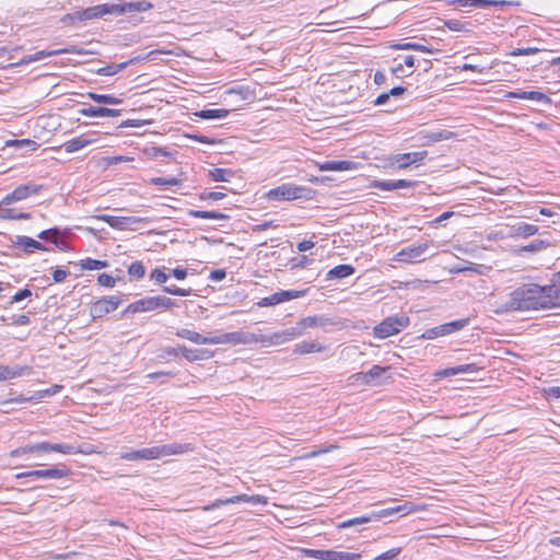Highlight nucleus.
<instances>
[{"label":"nucleus","instance_id":"nucleus-36","mask_svg":"<svg viewBox=\"0 0 560 560\" xmlns=\"http://www.w3.org/2000/svg\"><path fill=\"white\" fill-rule=\"evenodd\" d=\"M176 336L179 338H183V339H187L197 345H206V339H205L206 337H203L200 334H198L194 330H190V329H186V328L178 329L176 331Z\"/></svg>","mask_w":560,"mask_h":560},{"label":"nucleus","instance_id":"nucleus-33","mask_svg":"<svg viewBox=\"0 0 560 560\" xmlns=\"http://www.w3.org/2000/svg\"><path fill=\"white\" fill-rule=\"evenodd\" d=\"M179 351L183 354V357L190 362L203 360V359L210 357V355H208L207 350H201V349H188L186 347H179Z\"/></svg>","mask_w":560,"mask_h":560},{"label":"nucleus","instance_id":"nucleus-23","mask_svg":"<svg viewBox=\"0 0 560 560\" xmlns=\"http://www.w3.org/2000/svg\"><path fill=\"white\" fill-rule=\"evenodd\" d=\"M96 140L94 138H90L86 136H81L78 138H73L71 140H68L63 143V149L67 153H73L77 152L92 143H94Z\"/></svg>","mask_w":560,"mask_h":560},{"label":"nucleus","instance_id":"nucleus-9","mask_svg":"<svg viewBox=\"0 0 560 560\" xmlns=\"http://www.w3.org/2000/svg\"><path fill=\"white\" fill-rule=\"evenodd\" d=\"M303 332H304V327H302L299 322L296 324V326H294V327H291V328H288L284 330H280V331H276L271 335H264L265 347L278 346L285 341L293 340V339L302 336Z\"/></svg>","mask_w":560,"mask_h":560},{"label":"nucleus","instance_id":"nucleus-47","mask_svg":"<svg viewBox=\"0 0 560 560\" xmlns=\"http://www.w3.org/2000/svg\"><path fill=\"white\" fill-rule=\"evenodd\" d=\"M38 237L42 240L50 241L55 245L59 244V230L58 229H49L40 232Z\"/></svg>","mask_w":560,"mask_h":560},{"label":"nucleus","instance_id":"nucleus-61","mask_svg":"<svg viewBox=\"0 0 560 560\" xmlns=\"http://www.w3.org/2000/svg\"><path fill=\"white\" fill-rule=\"evenodd\" d=\"M445 26L454 32H460L464 30V24L458 20H448L444 22Z\"/></svg>","mask_w":560,"mask_h":560},{"label":"nucleus","instance_id":"nucleus-57","mask_svg":"<svg viewBox=\"0 0 560 560\" xmlns=\"http://www.w3.org/2000/svg\"><path fill=\"white\" fill-rule=\"evenodd\" d=\"M97 281L101 285L106 288H113L116 284L115 278L107 273H101L97 278Z\"/></svg>","mask_w":560,"mask_h":560},{"label":"nucleus","instance_id":"nucleus-15","mask_svg":"<svg viewBox=\"0 0 560 560\" xmlns=\"http://www.w3.org/2000/svg\"><path fill=\"white\" fill-rule=\"evenodd\" d=\"M304 292L302 291H295V290H281L278 291L269 296H266L261 299L260 302H258L259 306H273L293 299H298L302 296Z\"/></svg>","mask_w":560,"mask_h":560},{"label":"nucleus","instance_id":"nucleus-58","mask_svg":"<svg viewBox=\"0 0 560 560\" xmlns=\"http://www.w3.org/2000/svg\"><path fill=\"white\" fill-rule=\"evenodd\" d=\"M539 51L536 47L516 48L510 52L511 56H529Z\"/></svg>","mask_w":560,"mask_h":560},{"label":"nucleus","instance_id":"nucleus-34","mask_svg":"<svg viewBox=\"0 0 560 560\" xmlns=\"http://www.w3.org/2000/svg\"><path fill=\"white\" fill-rule=\"evenodd\" d=\"M372 521H378V518L376 516H374V511L371 512L369 515L350 518L342 523H339L338 528H348L351 526H358V525L370 523Z\"/></svg>","mask_w":560,"mask_h":560},{"label":"nucleus","instance_id":"nucleus-14","mask_svg":"<svg viewBox=\"0 0 560 560\" xmlns=\"http://www.w3.org/2000/svg\"><path fill=\"white\" fill-rule=\"evenodd\" d=\"M238 502H247L253 505H258V504L265 505V504H267V499L259 494H253V495L240 494V495H234V497L228 498L225 500H217L210 506H207L206 510H212V509L219 508L221 505L233 504V503H238Z\"/></svg>","mask_w":560,"mask_h":560},{"label":"nucleus","instance_id":"nucleus-59","mask_svg":"<svg viewBox=\"0 0 560 560\" xmlns=\"http://www.w3.org/2000/svg\"><path fill=\"white\" fill-rule=\"evenodd\" d=\"M226 335L225 332L223 334H219V335H214V336H211V337H206V345H222V343H226Z\"/></svg>","mask_w":560,"mask_h":560},{"label":"nucleus","instance_id":"nucleus-54","mask_svg":"<svg viewBox=\"0 0 560 560\" xmlns=\"http://www.w3.org/2000/svg\"><path fill=\"white\" fill-rule=\"evenodd\" d=\"M131 158L122 156V155H116V156H105L102 159V162L105 166L115 165L121 162H128L131 161Z\"/></svg>","mask_w":560,"mask_h":560},{"label":"nucleus","instance_id":"nucleus-50","mask_svg":"<svg viewBox=\"0 0 560 560\" xmlns=\"http://www.w3.org/2000/svg\"><path fill=\"white\" fill-rule=\"evenodd\" d=\"M151 184L156 186H177L179 185V179L176 177H153L151 178Z\"/></svg>","mask_w":560,"mask_h":560},{"label":"nucleus","instance_id":"nucleus-10","mask_svg":"<svg viewBox=\"0 0 560 560\" xmlns=\"http://www.w3.org/2000/svg\"><path fill=\"white\" fill-rule=\"evenodd\" d=\"M116 11H118V9L114 7V4H98L82 11H78L73 14H68L66 19L85 21L102 18L105 14H115Z\"/></svg>","mask_w":560,"mask_h":560},{"label":"nucleus","instance_id":"nucleus-40","mask_svg":"<svg viewBox=\"0 0 560 560\" xmlns=\"http://www.w3.org/2000/svg\"><path fill=\"white\" fill-rule=\"evenodd\" d=\"M80 266L84 270H100L107 267V261L86 258L81 260Z\"/></svg>","mask_w":560,"mask_h":560},{"label":"nucleus","instance_id":"nucleus-60","mask_svg":"<svg viewBox=\"0 0 560 560\" xmlns=\"http://www.w3.org/2000/svg\"><path fill=\"white\" fill-rule=\"evenodd\" d=\"M32 295V292L30 289H23V290H20L18 293H15L12 299H11V304L13 303H18V302H21L22 300L28 298Z\"/></svg>","mask_w":560,"mask_h":560},{"label":"nucleus","instance_id":"nucleus-64","mask_svg":"<svg viewBox=\"0 0 560 560\" xmlns=\"http://www.w3.org/2000/svg\"><path fill=\"white\" fill-rule=\"evenodd\" d=\"M395 189L411 188L417 185L416 180L397 179L394 180Z\"/></svg>","mask_w":560,"mask_h":560},{"label":"nucleus","instance_id":"nucleus-41","mask_svg":"<svg viewBox=\"0 0 560 560\" xmlns=\"http://www.w3.org/2000/svg\"><path fill=\"white\" fill-rule=\"evenodd\" d=\"M129 62L130 61L108 65L106 67L98 69L97 73L102 75H114L119 71L124 70L129 65Z\"/></svg>","mask_w":560,"mask_h":560},{"label":"nucleus","instance_id":"nucleus-39","mask_svg":"<svg viewBox=\"0 0 560 560\" xmlns=\"http://www.w3.org/2000/svg\"><path fill=\"white\" fill-rule=\"evenodd\" d=\"M209 175L214 182H229L233 177V172L228 168H213Z\"/></svg>","mask_w":560,"mask_h":560},{"label":"nucleus","instance_id":"nucleus-53","mask_svg":"<svg viewBox=\"0 0 560 560\" xmlns=\"http://www.w3.org/2000/svg\"><path fill=\"white\" fill-rule=\"evenodd\" d=\"M371 187L386 191L396 190L394 180H374L372 182Z\"/></svg>","mask_w":560,"mask_h":560},{"label":"nucleus","instance_id":"nucleus-22","mask_svg":"<svg viewBox=\"0 0 560 560\" xmlns=\"http://www.w3.org/2000/svg\"><path fill=\"white\" fill-rule=\"evenodd\" d=\"M118 9L115 14H122L126 12H143L150 10L153 5L149 1H135L125 4H114Z\"/></svg>","mask_w":560,"mask_h":560},{"label":"nucleus","instance_id":"nucleus-42","mask_svg":"<svg viewBox=\"0 0 560 560\" xmlns=\"http://www.w3.org/2000/svg\"><path fill=\"white\" fill-rule=\"evenodd\" d=\"M128 275L136 279H142L145 275V267L141 261H133L128 267Z\"/></svg>","mask_w":560,"mask_h":560},{"label":"nucleus","instance_id":"nucleus-20","mask_svg":"<svg viewBox=\"0 0 560 560\" xmlns=\"http://www.w3.org/2000/svg\"><path fill=\"white\" fill-rule=\"evenodd\" d=\"M67 475V470L62 468L52 467L49 469L28 470L30 478L32 479H59Z\"/></svg>","mask_w":560,"mask_h":560},{"label":"nucleus","instance_id":"nucleus-52","mask_svg":"<svg viewBox=\"0 0 560 560\" xmlns=\"http://www.w3.org/2000/svg\"><path fill=\"white\" fill-rule=\"evenodd\" d=\"M393 162L400 170L407 168L409 165H411L408 153H401V154L394 155Z\"/></svg>","mask_w":560,"mask_h":560},{"label":"nucleus","instance_id":"nucleus-1","mask_svg":"<svg viewBox=\"0 0 560 560\" xmlns=\"http://www.w3.org/2000/svg\"><path fill=\"white\" fill-rule=\"evenodd\" d=\"M490 306L495 314L553 308L560 306V288L524 284L512 291L505 300L490 302Z\"/></svg>","mask_w":560,"mask_h":560},{"label":"nucleus","instance_id":"nucleus-37","mask_svg":"<svg viewBox=\"0 0 560 560\" xmlns=\"http://www.w3.org/2000/svg\"><path fill=\"white\" fill-rule=\"evenodd\" d=\"M393 47L395 49H399V50H416V51L430 52V54L433 52L432 48H430L423 44H420V43H411V42L399 43V44L394 45Z\"/></svg>","mask_w":560,"mask_h":560},{"label":"nucleus","instance_id":"nucleus-13","mask_svg":"<svg viewBox=\"0 0 560 560\" xmlns=\"http://www.w3.org/2000/svg\"><path fill=\"white\" fill-rule=\"evenodd\" d=\"M226 335V343L230 345H252V343H261L265 347L264 335L262 334H254L248 331H232L225 332Z\"/></svg>","mask_w":560,"mask_h":560},{"label":"nucleus","instance_id":"nucleus-62","mask_svg":"<svg viewBox=\"0 0 560 560\" xmlns=\"http://www.w3.org/2000/svg\"><path fill=\"white\" fill-rule=\"evenodd\" d=\"M12 325L15 326H25L30 324V317L25 314L14 315L12 317Z\"/></svg>","mask_w":560,"mask_h":560},{"label":"nucleus","instance_id":"nucleus-25","mask_svg":"<svg viewBox=\"0 0 560 560\" xmlns=\"http://www.w3.org/2000/svg\"><path fill=\"white\" fill-rule=\"evenodd\" d=\"M72 52H78V50L75 49L74 46H71L70 48H63V49L51 50V51L42 50V51H37L34 55L24 57L23 62L30 63L33 61L42 60L46 57L56 56V55H60V54H72Z\"/></svg>","mask_w":560,"mask_h":560},{"label":"nucleus","instance_id":"nucleus-46","mask_svg":"<svg viewBox=\"0 0 560 560\" xmlns=\"http://www.w3.org/2000/svg\"><path fill=\"white\" fill-rule=\"evenodd\" d=\"M509 4L504 0H471V7L475 8H487V7H504Z\"/></svg>","mask_w":560,"mask_h":560},{"label":"nucleus","instance_id":"nucleus-43","mask_svg":"<svg viewBox=\"0 0 560 560\" xmlns=\"http://www.w3.org/2000/svg\"><path fill=\"white\" fill-rule=\"evenodd\" d=\"M360 553L330 550V560H359Z\"/></svg>","mask_w":560,"mask_h":560},{"label":"nucleus","instance_id":"nucleus-56","mask_svg":"<svg viewBox=\"0 0 560 560\" xmlns=\"http://www.w3.org/2000/svg\"><path fill=\"white\" fill-rule=\"evenodd\" d=\"M163 292L168 293V294H173V295H178V296H187V295L190 294L189 290L182 289V288H178L176 285L164 287L163 288Z\"/></svg>","mask_w":560,"mask_h":560},{"label":"nucleus","instance_id":"nucleus-12","mask_svg":"<svg viewBox=\"0 0 560 560\" xmlns=\"http://www.w3.org/2000/svg\"><path fill=\"white\" fill-rule=\"evenodd\" d=\"M40 186L28 183L25 185L18 186L11 194L7 195L1 201L2 205H11L18 201L27 199L33 195H37L40 190Z\"/></svg>","mask_w":560,"mask_h":560},{"label":"nucleus","instance_id":"nucleus-63","mask_svg":"<svg viewBox=\"0 0 560 560\" xmlns=\"http://www.w3.org/2000/svg\"><path fill=\"white\" fill-rule=\"evenodd\" d=\"M16 376V373L13 372L8 366L0 365V381L11 380Z\"/></svg>","mask_w":560,"mask_h":560},{"label":"nucleus","instance_id":"nucleus-29","mask_svg":"<svg viewBox=\"0 0 560 560\" xmlns=\"http://www.w3.org/2000/svg\"><path fill=\"white\" fill-rule=\"evenodd\" d=\"M354 271L355 270L351 265H338L327 272L326 279H343L353 275Z\"/></svg>","mask_w":560,"mask_h":560},{"label":"nucleus","instance_id":"nucleus-28","mask_svg":"<svg viewBox=\"0 0 560 560\" xmlns=\"http://www.w3.org/2000/svg\"><path fill=\"white\" fill-rule=\"evenodd\" d=\"M229 114L230 110L224 108L202 109L194 113L195 116L207 120L224 119L229 116Z\"/></svg>","mask_w":560,"mask_h":560},{"label":"nucleus","instance_id":"nucleus-27","mask_svg":"<svg viewBox=\"0 0 560 560\" xmlns=\"http://www.w3.org/2000/svg\"><path fill=\"white\" fill-rule=\"evenodd\" d=\"M477 368L475 364H462L453 368H447L435 373L438 377H448L464 373L476 372Z\"/></svg>","mask_w":560,"mask_h":560},{"label":"nucleus","instance_id":"nucleus-11","mask_svg":"<svg viewBox=\"0 0 560 560\" xmlns=\"http://www.w3.org/2000/svg\"><path fill=\"white\" fill-rule=\"evenodd\" d=\"M120 300L117 296H105L95 301L91 308L90 315L93 319L102 318L105 315L118 308Z\"/></svg>","mask_w":560,"mask_h":560},{"label":"nucleus","instance_id":"nucleus-31","mask_svg":"<svg viewBox=\"0 0 560 560\" xmlns=\"http://www.w3.org/2000/svg\"><path fill=\"white\" fill-rule=\"evenodd\" d=\"M14 244L22 246L27 253H31L34 249L46 250V247L40 242L28 236H16Z\"/></svg>","mask_w":560,"mask_h":560},{"label":"nucleus","instance_id":"nucleus-24","mask_svg":"<svg viewBox=\"0 0 560 560\" xmlns=\"http://www.w3.org/2000/svg\"><path fill=\"white\" fill-rule=\"evenodd\" d=\"M355 163L352 161H327L318 164L319 171L323 172H342L352 170Z\"/></svg>","mask_w":560,"mask_h":560},{"label":"nucleus","instance_id":"nucleus-6","mask_svg":"<svg viewBox=\"0 0 560 560\" xmlns=\"http://www.w3.org/2000/svg\"><path fill=\"white\" fill-rule=\"evenodd\" d=\"M390 366L373 365L368 372H359L351 376L353 382L362 383L369 386H381L389 383L390 375H387Z\"/></svg>","mask_w":560,"mask_h":560},{"label":"nucleus","instance_id":"nucleus-49","mask_svg":"<svg viewBox=\"0 0 560 560\" xmlns=\"http://www.w3.org/2000/svg\"><path fill=\"white\" fill-rule=\"evenodd\" d=\"M305 555L319 560H330V550H322V549H305Z\"/></svg>","mask_w":560,"mask_h":560},{"label":"nucleus","instance_id":"nucleus-8","mask_svg":"<svg viewBox=\"0 0 560 560\" xmlns=\"http://www.w3.org/2000/svg\"><path fill=\"white\" fill-rule=\"evenodd\" d=\"M19 452H22V453L58 452V453H62V454H77L80 451L71 444L40 442V443L26 445L23 448H21Z\"/></svg>","mask_w":560,"mask_h":560},{"label":"nucleus","instance_id":"nucleus-2","mask_svg":"<svg viewBox=\"0 0 560 560\" xmlns=\"http://www.w3.org/2000/svg\"><path fill=\"white\" fill-rule=\"evenodd\" d=\"M195 450L191 443H171L145 447L137 451H127L120 453V458L125 460H151L167 457L172 455H182Z\"/></svg>","mask_w":560,"mask_h":560},{"label":"nucleus","instance_id":"nucleus-30","mask_svg":"<svg viewBox=\"0 0 560 560\" xmlns=\"http://www.w3.org/2000/svg\"><path fill=\"white\" fill-rule=\"evenodd\" d=\"M8 205H2L0 201V219L2 220H27L31 218L30 213L18 212L15 209L8 208Z\"/></svg>","mask_w":560,"mask_h":560},{"label":"nucleus","instance_id":"nucleus-5","mask_svg":"<svg viewBox=\"0 0 560 560\" xmlns=\"http://www.w3.org/2000/svg\"><path fill=\"white\" fill-rule=\"evenodd\" d=\"M175 302L166 296H147L140 299L128 305L125 313H140V312H150L158 308L162 310H171L175 306Z\"/></svg>","mask_w":560,"mask_h":560},{"label":"nucleus","instance_id":"nucleus-35","mask_svg":"<svg viewBox=\"0 0 560 560\" xmlns=\"http://www.w3.org/2000/svg\"><path fill=\"white\" fill-rule=\"evenodd\" d=\"M88 97L91 98L92 101L96 102V103H100V104H105V105H118L120 104L122 101L114 95H110V94H97V93H94V92H89L88 93Z\"/></svg>","mask_w":560,"mask_h":560},{"label":"nucleus","instance_id":"nucleus-16","mask_svg":"<svg viewBox=\"0 0 560 560\" xmlns=\"http://www.w3.org/2000/svg\"><path fill=\"white\" fill-rule=\"evenodd\" d=\"M96 221H104L113 229L125 230L129 224L138 223L141 221L139 218L133 217H114L108 214L95 215L92 218Z\"/></svg>","mask_w":560,"mask_h":560},{"label":"nucleus","instance_id":"nucleus-44","mask_svg":"<svg viewBox=\"0 0 560 560\" xmlns=\"http://www.w3.org/2000/svg\"><path fill=\"white\" fill-rule=\"evenodd\" d=\"M549 246H550V243L548 241H545V240H534L528 245L524 246L523 250L532 252V253H537V252H541V250L546 249Z\"/></svg>","mask_w":560,"mask_h":560},{"label":"nucleus","instance_id":"nucleus-19","mask_svg":"<svg viewBox=\"0 0 560 560\" xmlns=\"http://www.w3.org/2000/svg\"><path fill=\"white\" fill-rule=\"evenodd\" d=\"M82 116L86 117H117L120 115L119 109L107 107L86 106L79 110Z\"/></svg>","mask_w":560,"mask_h":560},{"label":"nucleus","instance_id":"nucleus-38","mask_svg":"<svg viewBox=\"0 0 560 560\" xmlns=\"http://www.w3.org/2000/svg\"><path fill=\"white\" fill-rule=\"evenodd\" d=\"M190 215L199 219H211V220H225L229 215L217 212V211H201V210H192L190 211Z\"/></svg>","mask_w":560,"mask_h":560},{"label":"nucleus","instance_id":"nucleus-51","mask_svg":"<svg viewBox=\"0 0 560 560\" xmlns=\"http://www.w3.org/2000/svg\"><path fill=\"white\" fill-rule=\"evenodd\" d=\"M452 136H453L452 131L440 130L436 132H431L430 135L427 136V138L432 142H439V141H443V140H448L452 138Z\"/></svg>","mask_w":560,"mask_h":560},{"label":"nucleus","instance_id":"nucleus-26","mask_svg":"<svg viewBox=\"0 0 560 560\" xmlns=\"http://www.w3.org/2000/svg\"><path fill=\"white\" fill-rule=\"evenodd\" d=\"M505 97H509V98H521V100H532V101H536V102H549L550 101L549 97L546 94H544L541 92H538V91L508 92L505 94Z\"/></svg>","mask_w":560,"mask_h":560},{"label":"nucleus","instance_id":"nucleus-4","mask_svg":"<svg viewBox=\"0 0 560 560\" xmlns=\"http://www.w3.org/2000/svg\"><path fill=\"white\" fill-rule=\"evenodd\" d=\"M410 324L407 315H393L383 319L377 326L374 327V336L380 339L394 336L400 332Z\"/></svg>","mask_w":560,"mask_h":560},{"label":"nucleus","instance_id":"nucleus-55","mask_svg":"<svg viewBox=\"0 0 560 560\" xmlns=\"http://www.w3.org/2000/svg\"><path fill=\"white\" fill-rule=\"evenodd\" d=\"M150 279L156 283H165L168 280V276L162 269L155 268L151 271Z\"/></svg>","mask_w":560,"mask_h":560},{"label":"nucleus","instance_id":"nucleus-21","mask_svg":"<svg viewBox=\"0 0 560 560\" xmlns=\"http://www.w3.org/2000/svg\"><path fill=\"white\" fill-rule=\"evenodd\" d=\"M334 320L330 317L314 315L307 316L300 319V325L304 327V330L307 328L322 327L325 328L327 326L334 325Z\"/></svg>","mask_w":560,"mask_h":560},{"label":"nucleus","instance_id":"nucleus-32","mask_svg":"<svg viewBox=\"0 0 560 560\" xmlns=\"http://www.w3.org/2000/svg\"><path fill=\"white\" fill-rule=\"evenodd\" d=\"M325 347L316 341H302L295 345L294 352L300 354L322 352Z\"/></svg>","mask_w":560,"mask_h":560},{"label":"nucleus","instance_id":"nucleus-48","mask_svg":"<svg viewBox=\"0 0 560 560\" xmlns=\"http://www.w3.org/2000/svg\"><path fill=\"white\" fill-rule=\"evenodd\" d=\"M469 323L468 318L457 319L454 322H450L444 324V327L447 328V335L452 334L454 331H458L463 328H465Z\"/></svg>","mask_w":560,"mask_h":560},{"label":"nucleus","instance_id":"nucleus-17","mask_svg":"<svg viewBox=\"0 0 560 560\" xmlns=\"http://www.w3.org/2000/svg\"><path fill=\"white\" fill-rule=\"evenodd\" d=\"M538 233V226L521 222L515 225H511L509 228V231L506 233V236L509 237H524L527 238L529 236H533Z\"/></svg>","mask_w":560,"mask_h":560},{"label":"nucleus","instance_id":"nucleus-7","mask_svg":"<svg viewBox=\"0 0 560 560\" xmlns=\"http://www.w3.org/2000/svg\"><path fill=\"white\" fill-rule=\"evenodd\" d=\"M433 245L432 242L416 243L410 246L404 247L395 256L394 260L405 264H417L425 260V253Z\"/></svg>","mask_w":560,"mask_h":560},{"label":"nucleus","instance_id":"nucleus-18","mask_svg":"<svg viewBox=\"0 0 560 560\" xmlns=\"http://www.w3.org/2000/svg\"><path fill=\"white\" fill-rule=\"evenodd\" d=\"M415 511V504L411 502H406L401 505H394L386 509H382L378 511H374V516H376L378 520L390 516L395 513H400L402 515L410 514Z\"/></svg>","mask_w":560,"mask_h":560},{"label":"nucleus","instance_id":"nucleus-45","mask_svg":"<svg viewBox=\"0 0 560 560\" xmlns=\"http://www.w3.org/2000/svg\"><path fill=\"white\" fill-rule=\"evenodd\" d=\"M445 335H447V328H445L444 324H443V325H440V326L427 329L422 334V338H424V339H434V338H438L440 336H445Z\"/></svg>","mask_w":560,"mask_h":560},{"label":"nucleus","instance_id":"nucleus-3","mask_svg":"<svg viewBox=\"0 0 560 560\" xmlns=\"http://www.w3.org/2000/svg\"><path fill=\"white\" fill-rule=\"evenodd\" d=\"M312 189L305 186H296L294 184H283L270 189L266 196L269 200H295L311 199Z\"/></svg>","mask_w":560,"mask_h":560}]
</instances>
